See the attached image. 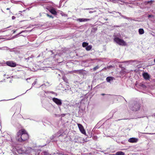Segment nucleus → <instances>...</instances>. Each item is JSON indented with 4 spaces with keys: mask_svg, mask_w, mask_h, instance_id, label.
<instances>
[{
    "mask_svg": "<svg viewBox=\"0 0 155 155\" xmlns=\"http://www.w3.org/2000/svg\"><path fill=\"white\" fill-rule=\"evenodd\" d=\"M154 62L155 63V59L154 60Z\"/></svg>",
    "mask_w": 155,
    "mask_h": 155,
    "instance_id": "cd10ccee",
    "label": "nucleus"
},
{
    "mask_svg": "<svg viewBox=\"0 0 155 155\" xmlns=\"http://www.w3.org/2000/svg\"><path fill=\"white\" fill-rule=\"evenodd\" d=\"M78 125L81 132L83 134H86L85 131L83 126L80 124H78Z\"/></svg>",
    "mask_w": 155,
    "mask_h": 155,
    "instance_id": "423d86ee",
    "label": "nucleus"
},
{
    "mask_svg": "<svg viewBox=\"0 0 155 155\" xmlns=\"http://www.w3.org/2000/svg\"><path fill=\"white\" fill-rule=\"evenodd\" d=\"M63 79L65 82H67L68 80L67 78H63Z\"/></svg>",
    "mask_w": 155,
    "mask_h": 155,
    "instance_id": "aec40b11",
    "label": "nucleus"
},
{
    "mask_svg": "<svg viewBox=\"0 0 155 155\" xmlns=\"http://www.w3.org/2000/svg\"><path fill=\"white\" fill-rule=\"evenodd\" d=\"M143 76L144 79L146 80H149L150 77L147 73L144 72L143 74Z\"/></svg>",
    "mask_w": 155,
    "mask_h": 155,
    "instance_id": "0eeeda50",
    "label": "nucleus"
},
{
    "mask_svg": "<svg viewBox=\"0 0 155 155\" xmlns=\"http://www.w3.org/2000/svg\"><path fill=\"white\" fill-rule=\"evenodd\" d=\"M30 58H31V57H28V58H26V60H28Z\"/></svg>",
    "mask_w": 155,
    "mask_h": 155,
    "instance_id": "b1692460",
    "label": "nucleus"
},
{
    "mask_svg": "<svg viewBox=\"0 0 155 155\" xmlns=\"http://www.w3.org/2000/svg\"><path fill=\"white\" fill-rule=\"evenodd\" d=\"M88 45V43L86 42H83L82 43V45L83 47H87Z\"/></svg>",
    "mask_w": 155,
    "mask_h": 155,
    "instance_id": "2eb2a0df",
    "label": "nucleus"
},
{
    "mask_svg": "<svg viewBox=\"0 0 155 155\" xmlns=\"http://www.w3.org/2000/svg\"><path fill=\"white\" fill-rule=\"evenodd\" d=\"M99 68V66L98 65L97 66L95 67H94L93 68V71H95L97 69H98Z\"/></svg>",
    "mask_w": 155,
    "mask_h": 155,
    "instance_id": "dca6fc26",
    "label": "nucleus"
},
{
    "mask_svg": "<svg viewBox=\"0 0 155 155\" xmlns=\"http://www.w3.org/2000/svg\"><path fill=\"white\" fill-rule=\"evenodd\" d=\"M116 155H125L124 152L122 151H118L117 152L115 153Z\"/></svg>",
    "mask_w": 155,
    "mask_h": 155,
    "instance_id": "9b49d317",
    "label": "nucleus"
},
{
    "mask_svg": "<svg viewBox=\"0 0 155 155\" xmlns=\"http://www.w3.org/2000/svg\"><path fill=\"white\" fill-rule=\"evenodd\" d=\"M29 138V135L27 131L24 129L19 130L17 133L16 137V140L19 142H23L27 140Z\"/></svg>",
    "mask_w": 155,
    "mask_h": 155,
    "instance_id": "f257e3e1",
    "label": "nucleus"
},
{
    "mask_svg": "<svg viewBox=\"0 0 155 155\" xmlns=\"http://www.w3.org/2000/svg\"><path fill=\"white\" fill-rule=\"evenodd\" d=\"M107 67H105L102 70H104V69H105V70H106L107 69Z\"/></svg>",
    "mask_w": 155,
    "mask_h": 155,
    "instance_id": "393cba45",
    "label": "nucleus"
},
{
    "mask_svg": "<svg viewBox=\"0 0 155 155\" xmlns=\"http://www.w3.org/2000/svg\"><path fill=\"white\" fill-rule=\"evenodd\" d=\"M113 78L112 77H107L106 78V81L107 82H109L110 81L113 80Z\"/></svg>",
    "mask_w": 155,
    "mask_h": 155,
    "instance_id": "ddd939ff",
    "label": "nucleus"
},
{
    "mask_svg": "<svg viewBox=\"0 0 155 155\" xmlns=\"http://www.w3.org/2000/svg\"><path fill=\"white\" fill-rule=\"evenodd\" d=\"M108 20V19H106V20Z\"/></svg>",
    "mask_w": 155,
    "mask_h": 155,
    "instance_id": "c85d7f7f",
    "label": "nucleus"
},
{
    "mask_svg": "<svg viewBox=\"0 0 155 155\" xmlns=\"http://www.w3.org/2000/svg\"><path fill=\"white\" fill-rule=\"evenodd\" d=\"M46 15L48 17H49L50 18H54V17L50 15H49L48 14H47Z\"/></svg>",
    "mask_w": 155,
    "mask_h": 155,
    "instance_id": "a211bd4d",
    "label": "nucleus"
},
{
    "mask_svg": "<svg viewBox=\"0 0 155 155\" xmlns=\"http://www.w3.org/2000/svg\"><path fill=\"white\" fill-rule=\"evenodd\" d=\"M101 95H102L104 96V95H105V94H101Z\"/></svg>",
    "mask_w": 155,
    "mask_h": 155,
    "instance_id": "a878e982",
    "label": "nucleus"
},
{
    "mask_svg": "<svg viewBox=\"0 0 155 155\" xmlns=\"http://www.w3.org/2000/svg\"><path fill=\"white\" fill-rule=\"evenodd\" d=\"M153 17V16L152 15H148V18H150V17Z\"/></svg>",
    "mask_w": 155,
    "mask_h": 155,
    "instance_id": "412c9836",
    "label": "nucleus"
},
{
    "mask_svg": "<svg viewBox=\"0 0 155 155\" xmlns=\"http://www.w3.org/2000/svg\"><path fill=\"white\" fill-rule=\"evenodd\" d=\"M52 100L58 105H61L62 104L61 100L57 98H52Z\"/></svg>",
    "mask_w": 155,
    "mask_h": 155,
    "instance_id": "39448f33",
    "label": "nucleus"
},
{
    "mask_svg": "<svg viewBox=\"0 0 155 155\" xmlns=\"http://www.w3.org/2000/svg\"><path fill=\"white\" fill-rule=\"evenodd\" d=\"M6 9H7V10H9V9H10V8H6Z\"/></svg>",
    "mask_w": 155,
    "mask_h": 155,
    "instance_id": "bb28decb",
    "label": "nucleus"
},
{
    "mask_svg": "<svg viewBox=\"0 0 155 155\" xmlns=\"http://www.w3.org/2000/svg\"><path fill=\"white\" fill-rule=\"evenodd\" d=\"M154 1L151 0L150 1H148L146 2V3H147V4H148V3H150L153 2H154Z\"/></svg>",
    "mask_w": 155,
    "mask_h": 155,
    "instance_id": "6ab92c4d",
    "label": "nucleus"
},
{
    "mask_svg": "<svg viewBox=\"0 0 155 155\" xmlns=\"http://www.w3.org/2000/svg\"><path fill=\"white\" fill-rule=\"evenodd\" d=\"M138 139L135 138H130L128 141L130 143H136L138 141Z\"/></svg>",
    "mask_w": 155,
    "mask_h": 155,
    "instance_id": "6e6552de",
    "label": "nucleus"
},
{
    "mask_svg": "<svg viewBox=\"0 0 155 155\" xmlns=\"http://www.w3.org/2000/svg\"><path fill=\"white\" fill-rule=\"evenodd\" d=\"M139 32L140 34L142 35L144 33V31L143 28H140L139 29Z\"/></svg>",
    "mask_w": 155,
    "mask_h": 155,
    "instance_id": "f8f14e48",
    "label": "nucleus"
},
{
    "mask_svg": "<svg viewBox=\"0 0 155 155\" xmlns=\"http://www.w3.org/2000/svg\"><path fill=\"white\" fill-rule=\"evenodd\" d=\"M112 66H107V69H109L111 67H112Z\"/></svg>",
    "mask_w": 155,
    "mask_h": 155,
    "instance_id": "5701e85b",
    "label": "nucleus"
},
{
    "mask_svg": "<svg viewBox=\"0 0 155 155\" xmlns=\"http://www.w3.org/2000/svg\"><path fill=\"white\" fill-rule=\"evenodd\" d=\"M114 40L115 42L119 45L125 46L126 45V42L123 40L120 39L118 37L115 38Z\"/></svg>",
    "mask_w": 155,
    "mask_h": 155,
    "instance_id": "7ed1b4c3",
    "label": "nucleus"
},
{
    "mask_svg": "<svg viewBox=\"0 0 155 155\" xmlns=\"http://www.w3.org/2000/svg\"><path fill=\"white\" fill-rule=\"evenodd\" d=\"M49 11L53 15H57V12L55 9L54 8H52L50 9Z\"/></svg>",
    "mask_w": 155,
    "mask_h": 155,
    "instance_id": "1a4fd4ad",
    "label": "nucleus"
},
{
    "mask_svg": "<svg viewBox=\"0 0 155 155\" xmlns=\"http://www.w3.org/2000/svg\"><path fill=\"white\" fill-rule=\"evenodd\" d=\"M92 48V46L91 45H88L86 48V50L87 51H89L91 50Z\"/></svg>",
    "mask_w": 155,
    "mask_h": 155,
    "instance_id": "4468645a",
    "label": "nucleus"
},
{
    "mask_svg": "<svg viewBox=\"0 0 155 155\" xmlns=\"http://www.w3.org/2000/svg\"><path fill=\"white\" fill-rule=\"evenodd\" d=\"M91 20L90 19L88 18H78L77 19V20L79 21L80 22H83L86 21Z\"/></svg>",
    "mask_w": 155,
    "mask_h": 155,
    "instance_id": "9d476101",
    "label": "nucleus"
},
{
    "mask_svg": "<svg viewBox=\"0 0 155 155\" xmlns=\"http://www.w3.org/2000/svg\"><path fill=\"white\" fill-rule=\"evenodd\" d=\"M15 16H12V19L13 20L15 19Z\"/></svg>",
    "mask_w": 155,
    "mask_h": 155,
    "instance_id": "4be33fe9",
    "label": "nucleus"
},
{
    "mask_svg": "<svg viewBox=\"0 0 155 155\" xmlns=\"http://www.w3.org/2000/svg\"><path fill=\"white\" fill-rule=\"evenodd\" d=\"M6 64L8 66L15 67L17 66V64L12 61H8L6 62Z\"/></svg>",
    "mask_w": 155,
    "mask_h": 155,
    "instance_id": "20e7f679",
    "label": "nucleus"
},
{
    "mask_svg": "<svg viewBox=\"0 0 155 155\" xmlns=\"http://www.w3.org/2000/svg\"><path fill=\"white\" fill-rule=\"evenodd\" d=\"M131 110L134 111H136L138 110L140 108V104L137 102L131 104L130 106Z\"/></svg>",
    "mask_w": 155,
    "mask_h": 155,
    "instance_id": "f03ea898",
    "label": "nucleus"
},
{
    "mask_svg": "<svg viewBox=\"0 0 155 155\" xmlns=\"http://www.w3.org/2000/svg\"><path fill=\"white\" fill-rule=\"evenodd\" d=\"M43 153V155H49V153H48V152L46 151H44Z\"/></svg>",
    "mask_w": 155,
    "mask_h": 155,
    "instance_id": "f3484780",
    "label": "nucleus"
}]
</instances>
